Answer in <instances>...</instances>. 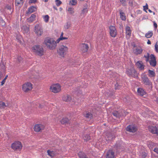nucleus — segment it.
Wrapping results in <instances>:
<instances>
[{"label": "nucleus", "mask_w": 158, "mask_h": 158, "mask_svg": "<svg viewBox=\"0 0 158 158\" xmlns=\"http://www.w3.org/2000/svg\"><path fill=\"white\" fill-rule=\"evenodd\" d=\"M60 122L62 124H70L71 123L70 119L65 117L63 118L60 121Z\"/></svg>", "instance_id": "obj_16"}, {"label": "nucleus", "mask_w": 158, "mask_h": 158, "mask_svg": "<svg viewBox=\"0 0 158 158\" xmlns=\"http://www.w3.org/2000/svg\"><path fill=\"white\" fill-rule=\"evenodd\" d=\"M22 29L25 33H27L29 31V28L26 25L23 26L22 27Z\"/></svg>", "instance_id": "obj_34"}, {"label": "nucleus", "mask_w": 158, "mask_h": 158, "mask_svg": "<svg viewBox=\"0 0 158 158\" xmlns=\"http://www.w3.org/2000/svg\"><path fill=\"white\" fill-rule=\"evenodd\" d=\"M154 151L158 154V148H155L153 150Z\"/></svg>", "instance_id": "obj_55"}, {"label": "nucleus", "mask_w": 158, "mask_h": 158, "mask_svg": "<svg viewBox=\"0 0 158 158\" xmlns=\"http://www.w3.org/2000/svg\"><path fill=\"white\" fill-rule=\"evenodd\" d=\"M85 118H87L89 120L91 119L93 117V115L90 112H88L86 113L85 115Z\"/></svg>", "instance_id": "obj_28"}, {"label": "nucleus", "mask_w": 158, "mask_h": 158, "mask_svg": "<svg viewBox=\"0 0 158 158\" xmlns=\"http://www.w3.org/2000/svg\"><path fill=\"white\" fill-rule=\"evenodd\" d=\"M88 10L87 8H84L83 10H82L81 13V15H84L85 14L87 13L88 12Z\"/></svg>", "instance_id": "obj_41"}, {"label": "nucleus", "mask_w": 158, "mask_h": 158, "mask_svg": "<svg viewBox=\"0 0 158 158\" xmlns=\"http://www.w3.org/2000/svg\"><path fill=\"white\" fill-rule=\"evenodd\" d=\"M126 34L129 35V36H130L131 34V31L130 28L129 26H127L126 27Z\"/></svg>", "instance_id": "obj_27"}, {"label": "nucleus", "mask_w": 158, "mask_h": 158, "mask_svg": "<svg viewBox=\"0 0 158 158\" xmlns=\"http://www.w3.org/2000/svg\"><path fill=\"white\" fill-rule=\"evenodd\" d=\"M143 52V49L141 48L140 49H138V48H137L135 49V53L136 54H141Z\"/></svg>", "instance_id": "obj_30"}, {"label": "nucleus", "mask_w": 158, "mask_h": 158, "mask_svg": "<svg viewBox=\"0 0 158 158\" xmlns=\"http://www.w3.org/2000/svg\"><path fill=\"white\" fill-rule=\"evenodd\" d=\"M138 94L141 96H143L146 94L145 91L141 88H138L137 89Z\"/></svg>", "instance_id": "obj_19"}, {"label": "nucleus", "mask_w": 158, "mask_h": 158, "mask_svg": "<svg viewBox=\"0 0 158 158\" xmlns=\"http://www.w3.org/2000/svg\"><path fill=\"white\" fill-rule=\"evenodd\" d=\"M36 10V8L34 6H31L28 8L27 13V14H30L34 12Z\"/></svg>", "instance_id": "obj_22"}, {"label": "nucleus", "mask_w": 158, "mask_h": 158, "mask_svg": "<svg viewBox=\"0 0 158 158\" xmlns=\"http://www.w3.org/2000/svg\"><path fill=\"white\" fill-rule=\"evenodd\" d=\"M153 25H154V27L156 29L157 27V24L155 22H154Z\"/></svg>", "instance_id": "obj_59"}, {"label": "nucleus", "mask_w": 158, "mask_h": 158, "mask_svg": "<svg viewBox=\"0 0 158 158\" xmlns=\"http://www.w3.org/2000/svg\"><path fill=\"white\" fill-rule=\"evenodd\" d=\"M68 39V38L65 37H62V38H61L62 40H66V39Z\"/></svg>", "instance_id": "obj_61"}, {"label": "nucleus", "mask_w": 158, "mask_h": 158, "mask_svg": "<svg viewBox=\"0 0 158 158\" xmlns=\"http://www.w3.org/2000/svg\"><path fill=\"white\" fill-rule=\"evenodd\" d=\"M129 5L131 6H132L133 5V1L132 0H131V1H129Z\"/></svg>", "instance_id": "obj_56"}, {"label": "nucleus", "mask_w": 158, "mask_h": 158, "mask_svg": "<svg viewBox=\"0 0 158 158\" xmlns=\"http://www.w3.org/2000/svg\"><path fill=\"white\" fill-rule=\"evenodd\" d=\"M143 81L144 83L146 85H150L151 82L148 78L146 76H144L142 77Z\"/></svg>", "instance_id": "obj_17"}, {"label": "nucleus", "mask_w": 158, "mask_h": 158, "mask_svg": "<svg viewBox=\"0 0 158 158\" xmlns=\"http://www.w3.org/2000/svg\"><path fill=\"white\" fill-rule=\"evenodd\" d=\"M120 15V18L123 20L125 21L126 20V16L124 13L122 12V10L121 9L119 10Z\"/></svg>", "instance_id": "obj_25"}, {"label": "nucleus", "mask_w": 158, "mask_h": 158, "mask_svg": "<svg viewBox=\"0 0 158 158\" xmlns=\"http://www.w3.org/2000/svg\"><path fill=\"white\" fill-rule=\"evenodd\" d=\"M157 42L155 45V50L156 52L157 53L158 52V45H157Z\"/></svg>", "instance_id": "obj_49"}, {"label": "nucleus", "mask_w": 158, "mask_h": 158, "mask_svg": "<svg viewBox=\"0 0 158 158\" xmlns=\"http://www.w3.org/2000/svg\"><path fill=\"white\" fill-rule=\"evenodd\" d=\"M106 137H107L106 140H111L115 138L114 136L111 133H108L106 135Z\"/></svg>", "instance_id": "obj_24"}, {"label": "nucleus", "mask_w": 158, "mask_h": 158, "mask_svg": "<svg viewBox=\"0 0 158 158\" xmlns=\"http://www.w3.org/2000/svg\"><path fill=\"white\" fill-rule=\"evenodd\" d=\"M63 32H62L61 33V34L60 35V37L62 38V37H63Z\"/></svg>", "instance_id": "obj_62"}, {"label": "nucleus", "mask_w": 158, "mask_h": 158, "mask_svg": "<svg viewBox=\"0 0 158 158\" xmlns=\"http://www.w3.org/2000/svg\"><path fill=\"white\" fill-rule=\"evenodd\" d=\"M53 8L56 10H57V8L55 6H53Z\"/></svg>", "instance_id": "obj_63"}, {"label": "nucleus", "mask_w": 158, "mask_h": 158, "mask_svg": "<svg viewBox=\"0 0 158 158\" xmlns=\"http://www.w3.org/2000/svg\"><path fill=\"white\" fill-rule=\"evenodd\" d=\"M61 40V37L60 38V37L56 41H55V42H56V43H59V42H60V40Z\"/></svg>", "instance_id": "obj_54"}, {"label": "nucleus", "mask_w": 158, "mask_h": 158, "mask_svg": "<svg viewBox=\"0 0 158 158\" xmlns=\"http://www.w3.org/2000/svg\"><path fill=\"white\" fill-rule=\"evenodd\" d=\"M74 9L72 7H69L68 8V11H69V14L72 15L74 13Z\"/></svg>", "instance_id": "obj_43"}, {"label": "nucleus", "mask_w": 158, "mask_h": 158, "mask_svg": "<svg viewBox=\"0 0 158 158\" xmlns=\"http://www.w3.org/2000/svg\"><path fill=\"white\" fill-rule=\"evenodd\" d=\"M8 77V75H6L5 77L4 78V80H6V79L7 78V77Z\"/></svg>", "instance_id": "obj_64"}, {"label": "nucleus", "mask_w": 158, "mask_h": 158, "mask_svg": "<svg viewBox=\"0 0 158 158\" xmlns=\"http://www.w3.org/2000/svg\"><path fill=\"white\" fill-rule=\"evenodd\" d=\"M114 153L112 150H109L106 155V158H114Z\"/></svg>", "instance_id": "obj_13"}, {"label": "nucleus", "mask_w": 158, "mask_h": 158, "mask_svg": "<svg viewBox=\"0 0 158 158\" xmlns=\"http://www.w3.org/2000/svg\"><path fill=\"white\" fill-rule=\"evenodd\" d=\"M151 41L149 40H148L147 42V44H151Z\"/></svg>", "instance_id": "obj_60"}, {"label": "nucleus", "mask_w": 158, "mask_h": 158, "mask_svg": "<svg viewBox=\"0 0 158 158\" xmlns=\"http://www.w3.org/2000/svg\"><path fill=\"white\" fill-rule=\"evenodd\" d=\"M44 43L50 49H55L56 46L55 41L52 39L50 38H46L44 40Z\"/></svg>", "instance_id": "obj_1"}, {"label": "nucleus", "mask_w": 158, "mask_h": 158, "mask_svg": "<svg viewBox=\"0 0 158 158\" xmlns=\"http://www.w3.org/2000/svg\"><path fill=\"white\" fill-rule=\"evenodd\" d=\"M33 52L38 56H41L44 55V49L43 47L39 45H34L32 48Z\"/></svg>", "instance_id": "obj_2"}, {"label": "nucleus", "mask_w": 158, "mask_h": 158, "mask_svg": "<svg viewBox=\"0 0 158 158\" xmlns=\"http://www.w3.org/2000/svg\"><path fill=\"white\" fill-rule=\"evenodd\" d=\"M152 31H149L145 34V37L147 38H149L152 37L153 35Z\"/></svg>", "instance_id": "obj_31"}, {"label": "nucleus", "mask_w": 158, "mask_h": 158, "mask_svg": "<svg viewBox=\"0 0 158 158\" xmlns=\"http://www.w3.org/2000/svg\"><path fill=\"white\" fill-rule=\"evenodd\" d=\"M11 147L14 150L20 151L22 148V145L20 142L16 141L12 144Z\"/></svg>", "instance_id": "obj_5"}, {"label": "nucleus", "mask_w": 158, "mask_h": 158, "mask_svg": "<svg viewBox=\"0 0 158 158\" xmlns=\"http://www.w3.org/2000/svg\"><path fill=\"white\" fill-rule=\"evenodd\" d=\"M68 48L67 47L62 45L57 50V52L62 57H64L68 51Z\"/></svg>", "instance_id": "obj_4"}, {"label": "nucleus", "mask_w": 158, "mask_h": 158, "mask_svg": "<svg viewBox=\"0 0 158 158\" xmlns=\"http://www.w3.org/2000/svg\"><path fill=\"white\" fill-rule=\"evenodd\" d=\"M23 0H15V4L16 6H18L19 5L22 6L23 3Z\"/></svg>", "instance_id": "obj_29"}, {"label": "nucleus", "mask_w": 158, "mask_h": 158, "mask_svg": "<svg viewBox=\"0 0 158 158\" xmlns=\"http://www.w3.org/2000/svg\"><path fill=\"white\" fill-rule=\"evenodd\" d=\"M150 65L153 67H155L156 65V59L149 60Z\"/></svg>", "instance_id": "obj_26"}, {"label": "nucleus", "mask_w": 158, "mask_h": 158, "mask_svg": "<svg viewBox=\"0 0 158 158\" xmlns=\"http://www.w3.org/2000/svg\"><path fill=\"white\" fill-rule=\"evenodd\" d=\"M35 17L36 16L35 14H33L27 19V20L29 22H31L35 20Z\"/></svg>", "instance_id": "obj_32"}, {"label": "nucleus", "mask_w": 158, "mask_h": 158, "mask_svg": "<svg viewBox=\"0 0 158 158\" xmlns=\"http://www.w3.org/2000/svg\"><path fill=\"white\" fill-rule=\"evenodd\" d=\"M150 54L149 53H147L146 55H144L143 57L146 58L145 61L146 62L149 61Z\"/></svg>", "instance_id": "obj_38"}, {"label": "nucleus", "mask_w": 158, "mask_h": 158, "mask_svg": "<svg viewBox=\"0 0 158 158\" xmlns=\"http://www.w3.org/2000/svg\"><path fill=\"white\" fill-rule=\"evenodd\" d=\"M79 158H89L86 154L83 152H80L78 153Z\"/></svg>", "instance_id": "obj_21"}, {"label": "nucleus", "mask_w": 158, "mask_h": 158, "mask_svg": "<svg viewBox=\"0 0 158 158\" xmlns=\"http://www.w3.org/2000/svg\"><path fill=\"white\" fill-rule=\"evenodd\" d=\"M21 37L20 35H17L16 38L18 40L19 42H21Z\"/></svg>", "instance_id": "obj_50"}, {"label": "nucleus", "mask_w": 158, "mask_h": 158, "mask_svg": "<svg viewBox=\"0 0 158 158\" xmlns=\"http://www.w3.org/2000/svg\"><path fill=\"white\" fill-rule=\"evenodd\" d=\"M136 65L140 70H143L144 69V65L142 64L141 61H138L136 64Z\"/></svg>", "instance_id": "obj_18"}, {"label": "nucleus", "mask_w": 158, "mask_h": 158, "mask_svg": "<svg viewBox=\"0 0 158 158\" xmlns=\"http://www.w3.org/2000/svg\"><path fill=\"white\" fill-rule=\"evenodd\" d=\"M126 73L129 77H131L136 78L138 77V73L134 67L127 68L126 69Z\"/></svg>", "instance_id": "obj_3"}, {"label": "nucleus", "mask_w": 158, "mask_h": 158, "mask_svg": "<svg viewBox=\"0 0 158 158\" xmlns=\"http://www.w3.org/2000/svg\"><path fill=\"white\" fill-rule=\"evenodd\" d=\"M148 129L149 131L152 134H158V128L156 126H149Z\"/></svg>", "instance_id": "obj_11"}, {"label": "nucleus", "mask_w": 158, "mask_h": 158, "mask_svg": "<svg viewBox=\"0 0 158 158\" xmlns=\"http://www.w3.org/2000/svg\"><path fill=\"white\" fill-rule=\"evenodd\" d=\"M44 128V126L41 124H36L34 127V131L36 132L40 131L41 130H43Z\"/></svg>", "instance_id": "obj_12"}, {"label": "nucleus", "mask_w": 158, "mask_h": 158, "mask_svg": "<svg viewBox=\"0 0 158 158\" xmlns=\"http://www.w3.org/2000/svg\"><path fill=\"white\" fill-rule=\"evenodd\" d=\"M62 99L64 101L68 102L72 100V98L70 95L67 94L64 96Z\"/></svg>", "instance_id": "obj_20"}, {"label": "nucleus", "mask_w": 158, "mask_h": 158, "mask_svg": "<svg viewBox=\"0 0 158 158\" xmlns=\"http://www.w3.org/2000/svg\"><path fill=\"white\" fill-rule=\"evenodd\" d=\"M37 1V0H30L29 1V3H35Z\"/></svg>", "instance_id": "obj_53"}, {"label": "nucleus", "mask_w": 158, "mask_h": 158, "mask_svg": "<svg viewBox=\"0 0 158 158\" xmlns=\"http://www.w3.org/2000/svg\"><path fill=\"white\" fill-rule=\"evenodd\" d=\"M6 107V106L5 102H0V108L1 109H4Z\"/></svg>", "instance_id": "obj_37"}, {"label": "nucleus", "mask_w": 158, "mask_h": 158, "mask_svg": "<svg viewBox=\"0 0 158 158\" xmlns=\"http://www.w3.org/2000/svg\"><path fill=\"white\" fill-rule=\"evenodd\" d=\"M151 60L156 59V58L154 54H151L150 56Z\"/></svg>", "instance_id": "obj_47"}, {"label": "nucleus", "mask_w": 158, "mask_h": 158, "mask_svg": "<svg viewBox=\"0 0 158 158\" xmlns=\"http://www.w3.org/2000/svg\"><path fill=\"white\" fill-rule=\"evenodd\" d=\"M143 10L146 12H147L146 10L148 9V5L147 3L146 4L145 6H143Z\"/></svg>", "instance_id": "obj_46"}, {"label": "nucleus", "mask_w": 158, "mask_h": 158, "mask_svg": "<svg viewBox=\"0 0 158 158\" xmlns=\"http://www.w3.org/2000/svg\"><path fill=\"white\" fill-rule=\"evenodd\" d=\"M77 3L76 0H70L69 4L72 5H75Z\"/></svg>", "instance_id": "obj_40"}, {"label": "nucleus", "mask_w": 158, "mask_h": 158, "mask_svg": "<svg viewBox=\"0 0 158 158\" xmlns=\"http://www.w3.org/2000/svg\"><path fill=\"white\" fill-rule=\"evenodd\" d=\"M57 150L53 151V150L51 151L49 150H48L47 151L48 155L50 157H54L56 154H58V153L57 152Z\"/></svg>", "instance_id": "obj_15"}, {"label": "nucleus", "mask_w": 158, "mask_h": 158, "mask_svg": "<svg viewBox=\"0 0 158 158\" xmlns=\"http://www.w3.org/2000/svg\"><path fill=\"white\" fill-rule=\"evenodd\" d=\"M70 23L69 22H67L66 24L64 26L65 28L66 29H68L69 28V27H70Z\"/></svg>", "instance_id": "obj_45"}, {"label": "nucleus", "mask_w": 158, "mask_h": 158, "mask_svg": "<svg viewBox=\"0 0 158 158\" xmlns=\"http://www.w3.org/2000/svg\"><path fill=\"white\" fill-rule=\"evenodd\" d=\"M6 81V80H4V79L1 82V86H2V85H3L5 83V82Z\"/></svg>", "instance_id": "obj_57"}, {"label": "nucleus", "mask_w": 158, "mask_h": 158, "mask_svg": "<svg viewBox=\"0 0 158 158\" xmlns=\"http://www.w3.org/2000/svg\"><path fill=\"white\" fill-rule=\"evenodd\" d=\"M118 112L119 116L120 118L121 117L124 116V113H125V111L124 110H121V111H118Z\"/></svg>", "instance_id": "obj_36"}, {"label": "nucleus", "mask_w": 158, "mask_h": 158, "mask_svg": "<svg viewBox=\"0 0 158 158\" xmlns=\"http://www.w3.org/2000/svg\"><path fill=\"white\" fill-rule=\"evenodd\" d=\"M120 87V86L117 83L115 85V87L116 89H118Z\"/></svg>", "instance_id": "obj_52"}, {"label": "nucleus", "mask_w": 158, "mask_h": 158, "mask_svg": "<svg viewBox=\"0 0 158 158\" xmlns=\"http://www.w3.org/2000/svg\"><path fill=\"white\" fill-rule=\"evenodd\" d=\"M120 2L122 3L123 6H125L126 5V1L125 0H120Z\"/></svg>", "instance_id": "obj_48"}, {"label": "nucleus", "mask_w": 158, "mask_h": 158, "mask_svg": "<svg viewBox=\"0 0 158 158\" xmlns=\"http://www.w3.org/2000/svg\"><path fill=\"white\" fill-rule=\"evenodd\" d=\"M81 50L83 52H85L87 51L89 47L88 44H82L81 45Z\"/></svg>", "instance_id": "obj_14"}, {"label": "nucleus", "mask_w": 158, "mask_h": 158, "mask_svg": "<svg viewBox=\"0 0 158 158\" xmlns=\"http://www.w3.org/2000/svg\"><path fill=\"white\" fill-rule=\"evenodd\" d=\"M138 130L137 126L135 124L129 125L126 128V130L130 132L135 133Z\"/></svg>", "instance_id": "obj_6"}, {"label": "nucleus", "mask_w": 158, "mask_h": 158, "mask_svg": "<svg viewBox=\"0 0 158 158\" xmlns=\"http://www.w3.org/2000/svg\"><path fill=\"white\" fill-rule=\"evenodd\" d=\"M49 17L48 15H46L44 16V21L46 23L48 22L49 20Z\"/></svg>", "instance_id": "obj_42"}, {"label": "nucleus", "mask_w": 158, "mask_h": 158, "mask_svg": "<svg viewBox=\"0 0 158 158\" xmlns=\"http://www.w3.org/2000/svg\"><path fill=\"white\" fill-rule=\"evenodd\" d=\"M35 33L39 36H40L43 32V29L38 24H36L35 26Z\"/></svg>", "instance_id": "obj_9"}, {"label": "nucleus", "mask_w": 158, "mask_h": 158, "mask_svg": "<svg viewBox=\"0 0 158 158\" xmlns=\"http://www.w3.org/2000/svg\"><path fill=\"white\" fill-rule=\"evenodd\" d=\"M32 85L30 82H27L22 86V89L25 92H27L32 89Z\"/></svg>", "instance_id": "obj_7"}, {"label": "nucleus", "mask_w": 158, "mask_h": 158, "mask_svg": "<svg viewBox=\"0 0 158 158\" xmlns=\"http://www.w3.org/2000/svg\"><path fill=\"white\" fill-rule=\"evenodd\" d=\"M55 2H56V4L58 6H59L62 3V2L60 0H56Z\"/></svg>", "instance_id": "obj_44"}, {"label": "nucleus", "mask_w": 158, "mask_h": 158, "mask_svg": "<svg viewBox=\"0 0 158 158\" xmlns=\"http://www.w3.org/2000/svg\"><path fill=\"white\" fill-rule=\"evenodd\" d=\"M112 114L114 116H115L116 117L118 118H120L118 111H114L112 113Z\"/></svg>", "instance_id": "obj_39"}, {"label": "nucleus", "mask_w": 158, "mask_h": 158, "mask_svg": "<svg viewBox=\"0 0 158 158\" xmlns=\"http://www.w3.org/2000/svg\"><path fill=\"white\" fill-rule=\"evenodd\" d=\"M50 89L52 92L57 93L60 90V86L59 84H56L51 86Z\"/></svg>", "instance_id": "obj_8"}, {"label": "nucleus", "mask_w": 158, "mask_h": 158, "mask_svg": "<svg viewBox=\"0 0 158 158\" xmlns=\"http://www.w3.org/2000/svg\"><path fill=\"white\" fill-rule=\"evenodd\" d=\"M114 148H116L117 149H122V142H117L114 146Z\"/></svg>", "instance_id": "obj_23"}, {"label": "nucleus", "mask_w": 158, "mask_h": 158, "mask_svg": "<svg viewBox=\"0 0 158 158\" xmlns=\"http://www.w3.org/2000/svg\"><path fill=\"white\" fill-rule=\"evenodd\" d=\"M141 156L143 158H145L147 156V154L145 152H142L141 154Z\"/></svg>", "instance_id": "obj_51"}, {"label": "nucleus", "mask_w": 158, "mask_h": 158, "mask_svg": "<svg viewBox=\"0 0 158 158\" xmlns=\"http://www.w3.org/2000/svg\"><path fill=\"white\" fill-rule=\"evenodd\" d=\"M110 34L111 36L115 37L117 35V31L115 27L110 26L109 27Z\"/></svg>", "instance_id": "obj_10"}, {"label": "nucleus", "mask_w": 158, "mask_h": 158, "mask_svg": "<svg viewBox=\"0 0 158 158\" xmlns=\"http://www.w3.org/2000/svg\"><path fill=\"white\" fill-rule=\"evenodd\" d=\"M1 23H2V24L3 26H4V25H5V22L3 20H2L1 21Z\"/></svg>", "instance_id": "obj_58"}, {"label": "nucleus", "mask_w": 158, "mask_h": 158, "mask_svg": "<svg viewBox=\"0 0 158 158\" xmlns=\"http://www.w3.org/2000/svg\"><path fill=\"white\" fill-rule=\"evenodd\" d=\"M148 72L149 74V76L152 77H154L155 76V73L153 71L149 69Z\"/></svg>", "instance_id": "obj_35"}, {"label": "nucleus", "mask_w": 158, "mask_h": 158, "mask_svg": "<svg viewBox=\"0 0 158 158\" xmlns=\"http://www.w3.org/2000/svg\"><path fill=\"white\" fill-rule=\"evenodd\" d=\"M83 139L86 141H88L90 139V137L88 134L85 135L83 137Z\"/></svg>", "instance_id": "obj_33"}]
</instances>
